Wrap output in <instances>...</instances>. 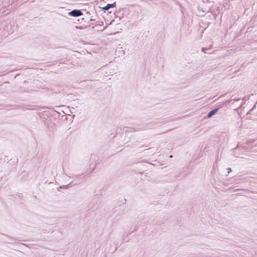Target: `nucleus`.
Wrapping results in <instances>:
<instances>
[{
    "mask_svg": "<svg viewBox=\"0 0 257 257\" xmlns=\"http://www.w3.org/2000/svg\"><path fill=\"white\" fill-rule=\"evenodd\" d=\"M161 122L165 123H166V121H162V122H158V121L150 122H149V123H148L147 124H144L142 125L140 127V129L146 130L147 128H152V127H154V126L155 124H158V123H161Z\"/></svg>",
    "mask_w": 257,
    "mask_h": 257,
    "instance_id": "obj_1",
    "label": "nucleus"
},
{
    "mask_svg": "<svg viewBox=\"0 0 257 257\" xmlns=\"http://www.w3.org/2000/svg\"><path fill=\"white\" fill-rule=\"evenodd\" d=\"M83 15L81 10L75 9L68 13V15L73 17H78Z\"/></svg>",
    "mask_w": 257,
    "mask_h": 257,
    "instance_id": "obj_2",
    "label": "nucleus"
},
{
    "mask_svg": "<svg viewBox=\"0 0 257 257\" xmlns=\"http://www.w3.org/2000/svg\"><path fill=\"white\" fill-rule=\"evenodd\" d=\"M222 106H219L217 108H214L213 109H212L211 110H210L208 113H207V118H210L212 116H213L215 114H216V113L218 111V110L222 108Z\"/></svg>",
    "mask_w": 257,
    "mask_h": 257,
    "instance_id": "obj_3",
    "label": "nucleus"
},
{
    "mask_svg": "<svg viewBox=\"0 0 257 257\" xmlns=\"http://www.w3.org/2000/svg\"><path fill=\"white\" fill-rule=\"evenodd\" d=\"M116 7V2H114L112 4H108L105 7H104L102 9L104 11H108L111 8H113Z\"/></svg>",
    "mask_w": 257,
    "mask_h": 257,
    "instance_id": "obj_4",
    "label": "nucleus"
},
{
    "mask_svg": "<svg viewBox=\"0 0 257 257\" xmlns=\"http://www.w3.org/2000/svg\"><path fill=\"white\" fill-rule=\"evenodd\" d=\"M233 95L231 96V97L227 101L228 103H231V104H233V102L232 101H237L240 100V98H233Z\"/></svg>",
    "mask_w": 257,
    "mask_h": 257,
    "instance_id": "obj_5",
    "label": "nucleus"
},
{
    "mask_svg": "<svg viewBox=\"0 0 257 257\" xmlns=\"http://www.w3.org/2000/svg\"><path fill=\"white\" fill-rule=\"evenodd\" d=\"M140 130H142V129H140V127L138 128H136V129H135L134 128H130L128 129V130H126L125 132H127L133 133V132H135L140 131Z\"/></svg>",
    "mask_w": 257,
    "mask_h": 257,
    "instance_id": "obj_6",
    "label": "nucleus"
},
{
    "mask_svg": "<svg viewBox=\"0 0 257 257\" xmlns=\"http://www.w3.org/2000/svg\"><path fill=\"white\" fill-rule=\"evenodd\" d=\"M207 50H209V48H202V51L203 52L207 54H211V53H210L209 52H207Z\"/></svg>",
    "mask_w": 257,
    "mask_h": 257,
    "instance_id": "obj_7",
    "label": "nucleus"
},
{
    "mask_svg": "<svg viewBox=\"0 0 257 257\" xmlns=\"http://www.w3.org/2000/svg\"><path fill=\"white\" fill-rule=\"evenodd\" d=\"M6 236L10 239L11 241H14L16 240V239L14 237H9L8 235H6Z\"/></svg>",
    "mask_w": 257,
    "mask_h": 257,
    "instance_id": "obj_8",
    "label": "nucleus"
},
{
    "mask_svg": "<svg viewBox=\"0 0 257 257\" xmlns=\"http://www.w3.org/2000/svg\"><path fill=\"white\" fill-rule=\"evenodd\" d=\"M123 135H121V134H118L116 133V134H115V135L114 137H115L116 138H117V137H119V136H120V137H121V138H122V137H123Z\"/></svg>",
    "mask_w": 257,
    "mask_h": 257,
    "instance_id": "obj_9",
    "label": "nucleus"
},
{
    "mask_svg": "<svg viewBox=\"0 0 257 257\" xmlns=\"http://www.w3.org/2000/svg\"><path fill=\"white\" fill-rule=\"evenodd\" d=\"M68 185H66V186H60L58 189H61V188H65V189H66V188H68Z\"/></svg>",
    "mask_w": 257,
    "mask_h": 257,
    "instance_id": "obj_10",
    "label": "nucleus"
},
{
    "mask_svg": "<svg viewBox=\"0 0 257 257\" xmlns=\"http://www.w3.org/2000/svg\"><path fill=\"white\" fill-rule=\"evenodd\" d=\"M227 171H227V173H228V174H229L230 172H232L231 168H227Z\"/></svg>",
    "mask_w": 257,
    "mask_h": 257,
    "instance_id": "obj_11",
    "label": "nucleus"
},
{
    "mask_svg": "<svg viewBox=\"0 0 257 257\" xmlns=\"http://www.w3.org/2000/svg\"><path fill=\"white\" fill-rule=\"evenodd\" d=\"M118 144L120 145V146H122L123 145L125 144V142L124 141H122L121 142H119Z\"/></svg>",
    "mask_w": 257,
    "mask_h": 257,
    "instance_id": "obj_12",
    "label": "nucleus"
},
{
    "mask_svg": "<svg viewBox=\"0 0 257 257\" xmlns=\"http://www.w3.org/2000/svg\"><path fill=\"white\" fill-rule=\"evenodd\" d=\"M245 102H241L239 106L237 108V109H239L240 108H241L243 105V103H244Z\"/></svg>",
    "mask_w": 257,
    "mask_h": 257,
    "instance_id": "obj_13",
    "label": "nucleus"
},
{
    "mask_svg": "<svg viewBox=\"0 0 257 257\" xmlns=\"http://www.w3.org/2000/svg\"><path fill=\"white\" fill-rule=\"evenodd\" d=\"M95 20V19L93 18V16L90 19L89 21H94Z\"/></svg>",
    "mask_w": 257,
    "mask_h": 257,
    "instance_id": "obj_14",
    "label": "nucleus"
},
{
    "mask_svg": "<svg viewBox=\"0 0 257 257\" xmlns=\"http://www.w3.org/2000/svg\"><path fill=\"white\" fill-rule=\"evenodd\" d=\"M96 166V164H95V165H94V166L92 168V170L91 171V172H92L94 170V169H95V168Z\"/></svg>",
    "mask_w": 257,
    "mask_h": 257,
    "instance_id": "obj_15",
    "label": "nucleus"
},
{
    "mask_svg": "<svg viewBox=\"0 0 257 257\" xmlns=\"http://www.w3.org/2000/svg\"><path fill=\"white\" fill-rule=\"evenodd\" d=\"M255 106H256V105L254 104V106H253V107L252 108V109H250V111H251L252 109H253L255 107Z\"/></svg>",
    "mask_w": 257,
    "mask_h": 257,
    "instance_id": "obj_16",
    "label": "nucleus"
},
{
    "mask_svg": "<svg viewBox=\"0 0 257 257\" xmlns=\"http://www.w3.org/2000/svg\"><path fill=\"white\" fill-rule=\"evenodd\" d=\"M208 48H209V50H210L211 49H212V45H211L210 46V47H209Z\"/></svg>",
    "mask_w": 257,
    "mask_h": 257,
    "instance_id": "obj_17",
    "label": "nucleus"
},
{
    "mask_svg": "<svg viewBox=\"0 0 257 257\" xmlns=\"http://www.w3.org/2000/svg\"><path fill=\"white\" fill-rule=\"evenodd\" d=\"M87 14H88L89 15H90V12H87L86 13Z\"/></svg>",
    "mask_w": 257,
    "mask_h": 257,
    "instance_id": "obj_18",
    "label": "nucleus"
},
{
    "mask_svg": "<svg viewBox=\"0 0 257 257\" xmlns=\"http://www.w3.org/2000/svg\"><path fill=\"white\" fill-rule=\"evenodd\" d=\"M238 147H239V145H237V147L235 148V149H236L237 148H238Z\"/></svg>",
    "mask_w": 257,
    "mask_h": 257,
    "instance_id": "obj_19",
    "label": "nucleus"
}]
</instances>
